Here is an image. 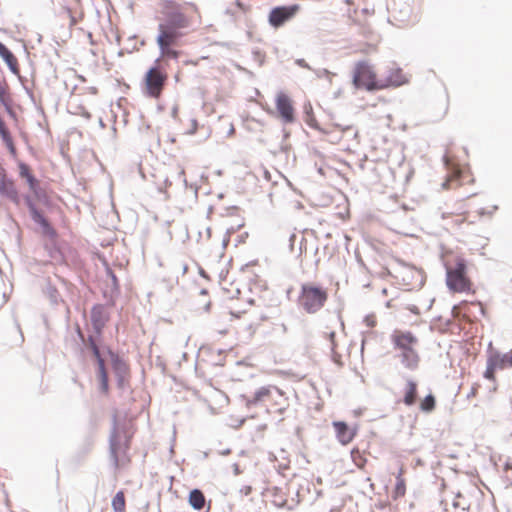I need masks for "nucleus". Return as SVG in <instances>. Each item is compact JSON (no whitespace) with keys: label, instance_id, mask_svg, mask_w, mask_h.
Returning a JSON list of instances; mask_svg holds the SVG:
<instances>
[{"label":"nucleus","instance_id":"f257e3e1","mask_svg":"<svg viewBox=\"0 0 512 512\" xmlns=\"http://www.w3.org/2000/svg\"><path fill=\"white\" fill-rule=\"evenodd\" d=\"M404 83L403 76L396 70L387 80L378 78L374 65L369 60L357 61L352 70V84L356 89L366 91L383 90L389 86H400Z\"/></svg>","mask_w":512,"mask_h":512},{"label":"nucleus","instance_id":"f03ea898","mask_svg":"<svg viewBox=\"0 0 512 512\" xmlns=\"http://www.w3.org/2000/svg\"><path fill=\"white\" fill-rule=\"evenodd\" d=\"M390 340L403 367L411 371L416 370L420 363L418 337L411 331L395 329L390 335Z\"/></svg>","mask_w":512,"mask_h":512},{"label":"nucleus","instance_id":"7ed1b4c3","mask_svg":"<svg viewBox=\"0 0 512 512\" xmlns=\"http://www.w3.org/2000/svg\"><path fill=\"white\" fill-rule=\"evenodd\" d=\"M386 273L394 279L397 285L407 291L420 289L426 279L422 269L403 262L396 263L391 269L386 268Z\"/></svg>","mask_w":512,"mask_h":512},{"label":"nucleus","instance_id":"20e7f679","mask_svg":"<svg viewBox=\"0 0 512 512\" xmlns=\"http://www.w3.org/2000/svg\"><path fill=\"white\" fill-rule=\"evenodd\" d=\"M250 405L262 404L272 413L283 414L288 407V399L285 393L276 386L260 387L248 400Z\"/></svg>","mask_w":512,"mask_h":512},{"label":"nucleus","instance_id":"39448f33","mask_svg":"<svg viewBox=\"0 0 512 512\" xmlns=\"http://www.w3.org/2000/svg\"><path fill=\"white\" fill-rule=\"evenodd\" d=\"M328 300V291L314 283H305L301 286L298 296V305L307 313L314 314L321 310Z\"/></svg>","mask_w":512,"mask_h":512},{"label":"nucleus","instance_id":"423d86ee","mask_svg":"<svg viewBox=\"0 0 512 512\" xmlns=\"http://www.w3.org/2000/svg\"><path fill=\"white\" fill-rule=\"evenodd\" d=\"M446 284L450 290L457 293L472 291V282L467 276V266L461 257H455L453 262L446 264Z\"/></svg>","mask_w":512,"mask_h":512},{"label":"nucleus","instance_id":"0eeeda50","mask_svg":"<svg viewBox=\"0 0 512 512\" xmlns=\"http://www.w3.org/2000/svg\"><path fill=\"white\" fill-rule=\"evenodd\" d=\"M160 63L161 58H158L154 65L147 70L142 80L144 95L152 99L161 97L168 80V74Z\"/></svg>","mask_w":512,"mask_h":512},{"label":"nucleus","instance_id":"6e6552de","mask_svg":"<svg viewBox=\"0 0 512 512\" xmlns=\"http://www.w3.org/2000/svg\"><path fill=\"white\" fill-rule=\"evenodd\" d=\"M189 12L196 13L197 7L193 4L182 6L180 4L168 1L163 7L162 13L165 17V20L161 24L173 27V29L177 31L183 28H187L191 22V16L189 15Z\"/></svg>","mask_w":512,"mask_h":512},{"label":"nucleus","instance_id":"1a4fd4ad","mask_svg":"<svg viewBox=\"0 0 512 512\" xmlns=\"http://www.w3.org/2000/svg\"><path fill=\"white\" fill-rule=\"evenodd\" d=\"M444 163L447 167V176L442 183L443 189H455L473 181L469 170L455 163L448 153L444 156Z\"/></svg>","mask_w":512,"mask_h":512},{"label":"nucleus","instance_id":"9d476101","mask_svg":"<svg viewBox=\"0 0 512 512\" xmlns=\"http://www.w3.org/2000/svg\"><path fill=\"white\" fill-rule=\"evenodd\" d=\"M158 29L159 34L156 41L160 48L161 59L166 57L177 59L180 53L179 51L173 49L172 46L177 43L182 34L168 25L159 24Z\"/></svg>","mask_w":512,"mask_h":512},{"label":"nucleus","instance_id":"9b49d317","mask_svg":"<svg viewBox=\"0 0 512 512\" xmlns=\"http://www.w3.org/2000/svg\"><path fill=\"white\" fill-rule=\"evenodd\" d=\"M130 448L129 439L121 440L118 435H114L110 440V453L116 469H124L131 463L128 454Z\"/></svg>","mask_w":512,"mask_h":512},{"label":"nucleus","instance_id":"f8f14e48","mask_svg":"<svg viewBox=\"0 0 512 512\" xmlns=\"http://www.w3.org/2000/svg\"><path fill=\"white\" fill-rule=\"evenodd\" d=\"M298 10V5L275 7L269 13V24L274 28H279L291 20L296 15Z\"/></svg>","mask_w":512,"mask_h":512},{"label":"nucleus","instance_id":"ddd939ff","mask_svg":"<svg viewBox=\"0 0 512 512\" xmlns=\"http://www.w3.org/2000/svg\"><path fill=\"white\" fill-rule=\"evenodd\" d=\"M275 105L284 123H292L295 120V110L288 95L279 93L276 97Z\"/></svg>","mask_w":512,"mask_h":512},{"label":"nucleus","instance_id":"4468645a","mask_svg":"<svg viewBox=\"0 0 512 512\" xmlns=\"http://www.w3.org/2000/svg\"><path fill=\"white\" fill-rule=\"evenodd\" d=\"M333 427L336 433V438L342 445H348L357 435V428L349 427L343 421L333 422Z\"/></svg>","mask_w":512,"mask_h":512},{"label":"nucleus","instance_id":"2eb2a0df","mask_svg":"<svg viewBox=\"0 0 512 512\" xmlns=\"http://www.w3.org/2000/svg\"><path fill=\"white\" fill-rule=\"evenodd\" d=\"M487 361L497 370H504L512 367V349L507 353H500L497 350H490Z\"/></svg>","mask_w":512,"mask_h":512},{"label":"nucleus","instance_id":"dca6fc26","mask_svg":"<svg viewBox=\"0 0 512 512\" xmlns=\"http://www.w3.org/2000/svg\"><path fill=\"white\" fill-rule=\"evenodd\" d=\"M418 395V383L413 379H407L403 388L402 402L406 406H412L416 403Z\"/></svg>","mask_w":512,"mask_h":512},{"label":"nucleus","instance_id":"f3484780","mask_svg":"<svg viewBox=\"0 0 512 512\" xmlns=\"http://www.w3.org/2000/svg\"><path fill=\"white\" fill-rule=\"evenodd\" d=\"M0 57L4 60V62L7 64L10 71L15 74L19 75L20 68H19V62L16 56L3 44L0 42Z\"/></svg>","mask_w":512,"mask_h":512},{"label":"nucleus","instance_id":"a211bd4d","mask_svg":"<svg viewBox=\"0 0 512 512\" xmlns=\"http://www.w3.org/2000/svg\"><path fill=\"white\" fill-rule=\"evenodd\" d=\"M18 169H19V176L22 179L26 180L31 191H35L37 189L39 183H38V180L33 175V172L31 170V168L29 167V165H27L26 163H24L22 161H19Z\"/></svg>","mask_w":512,"mask_h":512},{"label":"nucleus","instance_id":"6ab92c4d","mask_svg":"<svg viewBox=\"0 0 512 512\" xmlns=\"http://www.w3.org/2000/svg\"><path fill=\"white\" fill-rule=\"evenodd\" d=\"M0 137L3 141V143L5 144V146L7 147L10 155L13 158H16L17 157L16 146L14 144L13 138H12L6 124L4 123V121L2 120L1 117H0Z\"/></svg>","mask_w":512,"mask_h":512},{"label":"nucleus","instance_id":"aec40b11","mask_svg":"<svg viewBox=\"0 0 512 512\" xmlns=\"http://www.w3.org/2000/svg\"><path fill=\"white\" fill-rule=\"evenodd\" d=\"M91 320L97 330H101L108 320L106 311L102 305H95L91 310Z\"/></svg>","mask_w":512,"mask_h":512},{"label":"nucleus","instance_id":"412c9836","mask_svg":"<svg viewBox=\"0 0 512 512\" xmlns=\"http://www.w3.org/2000/svg\"><path fill=\"white\" fill-rule=\"evenodd\" d=\"M405 469L403 466L400 467L396 476V484L392 492V498L394 500L402 498L406 494V481L404 479Z\"/></svg>","mask_w":512,"mask_h":512},{"label":"nucleus","instance_id":"4be33fe9","mask_svg":"<svg viewBox=\"0 0 512 512\" xmlns=\"http://www.w3.org/2000/svg\"><path fill=\"white\" fill-rule=\"evenodd\" d=\"M32 219L38 223L42 228L45 234L54 235L55 231L49 224L48 220L43 216L41 212H39L34 206L30 208Z\"/></svg>","mask_w":512,"mask_h":512},{"label":"nucleus","instance_id":"5701e85b","mask_svg":"<svg viewBox=\"0 0 512 512\" xmlns=\"http://www.w3.org/2000/svg\"><path fill=\"white\" fill-rule=\"evenodd\" d=\"M188 502L195 510H201L206 504V498L201 490L193 489L189 493Z\"/></svg>","mask_w":512,"mask_h":512},{"label":"nucleus","instance_id":"b1692460","mask_svg":"<svg viewBox=\"0 0 512 512\" xmlns=\"http://www.w3.org/2000/svg\"><path fill=\"white\" fill-rule=\"evenodd\" d=\"M97 378L100 383V391L103 395L107 396L109 394V380L108 373L105 367V363H101L98 365L97 369Z\"/></svg>","mask_w":512,"mask_h":512},{"label":"nucleus","instance_id":"393cba45","mask_svg":"<svg viewBox=\"0 0 512 512\" xmlns=\"http://www.w3.org/2000/svg\"><path fill=\"white\" fill-rule=\"evenodd\" d=\"M351 459L359 469H363L367 463L366 452L355 447L351 450Z\"/></svg>","mask_w":512,"mask_h":512},{"label":"nucleus","instance_id":"a878e982","mask_svg":"<svg viewBox=\"0 0 512 512\" xmlns=\"http://www.w3.org/2000/svg\"><path fill=\"white\" fill-rule=\"evenodd\" d=\"M469 217H470V211H468V210L461 211L459 213L450 212V213L443 214V218H445V219L451 218L452 222L456 225H461L462 223L468 221Z\"/></svg>","mask_w":512,"mask_h":512},{"label":"nucleus","instance_id":"bb28decb","mask_svg":"<svg viewBox=\"0 0 512 512\" xmlns=\"http://www.w3.org/2000/svg\"><path fill=\"white\" fill-rule=\"evenodd\" d=\"M112 508L114 512H125L126 511V500L123 491H119L112 499Z\"/></svg>","mask_w":512,"mask_h":512},{"label":"nucleus","instance_id":"cd10ccee","mask_svg":"<svg viewBox=\"0 0 512 512\" xmlns=\"http://www.w3.org/2000/svg\"><path fill=\"white\" fill-rule=\"evenodd\" d=\"M436 407V399L433 394H428L425 396L419 404V409L422 412L430 413L432 412Z\"/></svg>","mask_w":512,"mask_h":512},{"label":"nucleus","instance_id":"c85d7f7f","mask_svg":"<svg viewBox=\"0 0 512 512\" xmlns=\"http://www.w3.org/2000/svg\"><path fill=\"white\" fill-rule=\"evenodd\" d=\"M0 102L5 106H8L11 102L9 85L3 77H0Z\"/></svg>","mask_w":512,"mask_h":512},{"label":"nucleus","instance_id":"c756f323","mask_svg":"<svg viewBox=\"0 0 512 512\" xmlns=\"http://www.w3.org/2000/svg\"><path fill=\"white\" fill-rule=\"evenodd\" d=\"M112 360H113V367L117 373H120V374L128 373L127 364L123 360H121L117 355L112 354Z\"/></svg>","mask_w":512,"mask_h":512},{"label":"nucleus","instance_id":"7c9ffc66","mask_svg":"<svg viewBox=\"0 0 512 512\" xmlns=\"http://www.w3.org/2000/svg\"><path fill=\"white\" fill-rule=\"evenodd\" d=\"M305 122L307 123V125L313 129H316V130H320L324 133H327L328 131H326L325 129H322L317 120L315 119V116L312 112V108L310 107V110L309 111H306V115H305Z\"/></svg>","mask_w":512,"mask_h":512},{"label":"nucleus","instance_id":"2f4dec72","mask_svg":"<svg viewBox=\"0 0 512 512\" xmlns=\"http://www.w3.org/2000/svg\"><path fill=\"white\" fill-rule=\"evenodd\" d=\"M89 343H90V348L92 350V353H93L94 357L96 358L97 366L101 365V363H105V361L102 358V356L100 354V350H99L97 344L95 343V341L92 338H89Z\"/></svg>","mask_w":512,"mask_h":512},{"label":"nucleus","instance_id":"473e14b6","mask_svg":"<svg viewBox=\"0 0 512 512\" xmlns=\"http://www.w3.org/2000/svg\"><path fill=\"white\" fill-rule=\"evenodd\" d=\"M497 371V369L487 361V366H486V370L484 372V378L490 380V381H493L495 382L496 381V377H495V372Z\"/></svg>","mask_w":512,"mask_h":512},{"label":"nucleus","instance_id":"72a5a7b5","mask_svg":"<svg viewBox=\"0 0 512 512\" xmlns=\"http://www.w3.org/2000/svg\"><path fill=\"white\" fill-rule=\"evenodd\" d=\"M235 6L240 12L248 13L251 10L250 5L243 3L241 0L235 1Z\"/></svg>","mask_w":512,"mask_h":512},{"label":"nucleus","instance_id":"f704fd0d","mask_svg":"<svg viewBox=\"0 0 512 512\" xmlns=\"http://www.w3.org/2000/svg\"><path fill=\"white\" fill-rule=\"evenodd\" d=\"M480 387H481V385L479 383H474L472 385L469 393L467 394V398L470 399V398L476 397L478 395Z\"/></svg>","mask_w":512,"mask_h":512},{"label":"nucleus","instance_id":"c9c22d12","mask_svg":"<svg viewBox=\"0 0 512 512\" xmlns=\"http://www.w3.org/2000/svg\"><path fill=\"white\" fill-rule=\"evenodd\" d=\"M197 128H198L197 120L194 119V118L190 119V125H189V128L187 130V133L188 134H194L197 131Z\"/></svg>","mask_w":512,"mask_h":512},{"label":"nucleus","instance_id":"e433bc0d","mask_svg":"<svg viewBox=\"0 0 512 512\" xmlns=\"http://www.w3.org/2000/svg\"><path fill=\"white\" fill-rule=\"evenodd\" d=\"M505 472H506L507 478L512 481V464L511 463L506 464Z\"/></svg>","mask_w":512,"mask_h":512},{"label":"nucleus","instance_id":"4c0bfd02","mask_svg":"<svg viewBox=\"0 0 512 512\" xmlns=\"http://www.w3.org/2000/svg\"><path fill=\"white\" fill-rule=\"evenodd\" d=\"M367 326L374 327L376 325V320L374 316H368L365 319Z\"/></svg>","mask_w":512,"mask_h":512},{"label":"nucleus","instance_id":"58836bf2","mask_svg":"<svg viewBox=\"0 0 512 512\" xmlns=\"http://www.w3.org/2000/svg\"><path fill=\"white\" fill-rule=\"evenodd\" d=\"M230 315H231L232 317L236 318V319H240L242 316H247V315H248V312L244 311V312H242V313H240V312L236 313V312L231 311V312H230Z\"/></svg>","mask_w":512,"mask_h":512},{"label":"nucleus","instance_id":"ea45409f","mask_svg":"<svg viewBox=\"0 0 512 512\" xmlns=\"http://www.w3.org/2000/svg\"><path fill=\"white\" fill-rule=\"evenodd\" d=\"M68 13L70 14V26H74L76 25L77 23V20L75 19V17L71 14V11L68 10Z\"/></svg>","mask_w":512,"mask_h":512},{"label":"nucleus","instance_id":"a19ab883","mask_svg":"<svg viewBox=\"0 0 512 512\" xmlns=\"http://www.w3.org/2000/svg\"><path fill=\"white\" fill-rule=\"evenodd\" d=\"M329 340H330L332 346H334L335 345V332L329 333Z\"/></svg>","mask_w":512,"mask_h":512},{"label":"nucleus","instance_id":"79ce46f5","mask_svg":"<svg viewBox=\"0 0 512 512\" xmlns=\"http://www.w3.org/2000/svg\"><path fill=\"white\" fill-rule=\"evenodd\" d=\"M109 274L111 275L113 282L116 283L117 278H116L115 274L111 270H109Z\"/></svg>","mask_w":512,"mask_h":512},{"label":"nucleus","instance_id":"37998d69","mask_svg":"<svg viewBox=\"0 0 512 512\" xmlns=\"http://www.w3.org/2000/svg\"><path fill=\"white\" fill-rule=\"evenodd\" d=\"M386 307H387V308H391V307H392V303H391V301H387V302H386Z\"/></svg>","mask_w":512,"mask_h":512},{"label":"nucleus","instance_id":"c03bdc74","mask_svg":"<svg viewBox=\"0 0 512 512\" xmlns=\"http://www.w3.org/2000/svg\"><path fill=\"white\" fill-rule=\"evenodd\" d=\"M454 512H465L464 509H458L457 507L454 508Z\"/></svg>","mask_w":512,"mask_h":512},{"label":"nucleus","instance_id":"a18cd8bd","mask_svg":"<svg viewBox=\"0 0 512 512\" xmlns=\"http://www.w3.org/2000/svg\"><path fill=\"white\" fill-rule=\"evenodd\" d=\"M336 128H340V130L343 132L345 131L346 129L345 128H341L340 125H335Z\"/></svg>","mask_w":512,"mask_h":512},{"label":"nucleus","instance_id":"49530a36","mask_svg":"<svg viewBox=\"0 0 512 512\" xmlns=\"http://www.w3.org/2000/svg\"><path fill=\"white\" fill-rule=\"evenodd\" d=\"M382 293H383L384 295H387V289H383V290H382Z\"/></svg>","mask_w":512,"mask_h":512},{"label":"nucleus","instance_id":"de8ad7c7","mask_svg":"<svg viewBox=\"0 0 512 512\" xmlns=\"http://www.w3.org/2000/svg\"><path fill=\"white\" fill-rule=\"evenodd\" d=\"M92 92H93L94 94H96V93H97V89H96V88H93V89H92Z\"/></svg>","mask_w":512,"mask_h":512}]
</instances>
